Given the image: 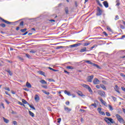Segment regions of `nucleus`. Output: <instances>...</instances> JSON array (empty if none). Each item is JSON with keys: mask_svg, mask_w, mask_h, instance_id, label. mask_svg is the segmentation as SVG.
I'll use <instances>...</instances> for the list:
<instances>
[{"mask_svg": "<svg viewBox=\"0 0 125 125\" xmlns=\"http://www.w3.org/2000/svg\"><path fill=\"white\" fill-rule=\"evenodd\" d=\"M66 69H70L71 70H73V69H74V67H73L72 66H66Z\"/></svg>", "mask_w": 125, "mask_h": 125, "instance_id": "37", "label": "nucleus"}, {"mask_svg": "<svg viewBox=\"0 0 125 125\" xmlns=\"http://www.w3.org/2000/svg\"><path fill=\"white\" fill-rule=\"evenodd\" d=\"M93 83L94 84H99V83H100V81L97 78H95V79H94Z\"/></svg>", "mask_w": 125, "mask_h": 125, "instance_id": "8", "label": "nucleus"}, {"mask_svg": "<svg viewBox=\"0 0 125 125\" xmlns=\"http://www.w3.org/2000/svg\"><path fill=\"white\" fill-rule=\"evenodd\" d=\"M13 125H17V122H16V121H13Z\"/></svg>", "mask_w": 125, "mask_h": 125, "instance_id": "60", "label": "nucleus"}, {"mask_svg": "<svg viewBox=\"0 0 125 125\" xmlns=\"http://www.w3.org/2000/svg\"><path fill=\"white\" fill-rule=\"evenodd\" d=\"M0 27H2V28H5V27H6V25H5L4 23L0 24Z\"/></svg>", "mask_w": 125, "mask_h": 125, "instance_id": "34", "label": "nucleus"}, {"mask_svg": "<svg viewBox=\"0 0 125 125\" xmlns=\"http://www.w3.org/2000/svg\"><path fill=\"white\" fill-rule=\"evenodd\" d=\"M99 99L100 101L101 102V103H102V104H104V106L107 107V103H106L103 100V99H101V98H99Z\"/></svg>", "mask_w": 125, "mask_h": 125, "instance_id": "9", "label": "nucleus"}, {"mask_svg": "<svg viewBox=\"0 0 125 125\" xmlns=\"http://www.w3.org/2000/svg\"><path fill=\"white\" fill-rule=\"evenodd\" d=\"M105 115L107 116V117H111V114H110L109 112H106L105 113Z\"/></svg>", "mask_w": 125, "mask_h": 125, "instance_id": "42", "label": "nucleus"}, {"mask_svg": "<svg viewBox=\"0 0 125 125\" xmlns=\"http://www.w3.org/2000/svg\"><path fill=\"white\" fill-rule=\"evenodd\" d=\"M6 72H7V73H9V74L10 75V76H12V72H11V71H10V70H6Z\"/></svg>", "mask_w": 125, "mask_h": 125, "instance_id": "40", "label": "nucleus"}, {"mask_svg": "<svg viewBox=\"0 0 125 125\" xmlns=\"http://www.w3.org/2000/svg\"><path fill=\"white\" fill-rule=\"evenodd\" d=\"M101 87L104 89V90H106V87H105V85L103 84H101Z\"/></svg>", "mask_w": 125, "mask_h": 125, "instance_id": "32", "label": "nucleus"}, {"mask_svg": "<svg viewBox=\"0 0 125 125\" xmlns=\"http://www.w3.org/2000/svg\"><path fill=\"white\" fill-rule=\"evenodd\" d=\"M28 105L29 106L30 108H31V109H33V110H36V108H35V106L30 104H29Z\"/></svg>", "mask_w": 125, "mask_h": 125, "instance_id": "33", "label": "nucleus"}, {"mask_svg": "<svg viewBox=\"0 0 125 125\" xmlns=\"http://www.w3.org/2000/svg\"><path fill=\"white\" fill-rule=\"evenodd\" d=\"M89 44H90V43H88V42H85V43H84V45L85 46H86L87 45H89Z\"/></svg>", "mask_w": 125, "mask_h": 125, "instance_id": "45", "label": "nucleus"}, {"mask_svg": "<svg viewBox=\"0 0 125 125\" xmlns=\"http://www.w3.org/2000/svg\"><path fill=\"white\" fill-rule=\"evenodd\" d=\"M121 89H122V90L123 91H124V92H125V87H122Z\"/></svg>", "mask_w": 125, "mask_h": 125, "instance_id": "64", "label": "nucleus"}, {"mask_svg": "<svg viewBox=\"0 0 125 125\" xmlns=\"http://www.w3.org/2000/svg\"><path fill=\"white\" fill-rule=\"evenodd\" d=\"M104 6L106 8H108V7H109V4L108 3V1H104L103 2Z\"/></svg>", "mask_w": 125, "mask_h": 125, "instance_id": "11", "label": "nucleus"}, {"mask_svg": "<svg viewBox=\"0 0 125 125\" xmlns=\"http://www.w3.org/2000/svg\"><path fill=\"white\" fill-rule=\"evenodd\" d=\"M119 16L116 15L115 16V20H119Z\"/></svg>", "mask_w": 125, "mask_h": 125, "instance_id": "50", "label": "nucleus"}, {"mask_svg": "<svg viewBox=\"0 0 125 125\" xmlns=\"http://www.w3.org/2000/svg\"><path fill=\"white\" fill-rule=\"evenodd\" d=\"M26 86L28 87V88H32V85L29 82H27L26 84Z\"/></svg>", "mask_w": 125, "mask_h": 125, "instance_id": "18", "label": "nucleus"}, {"mask_svg": "<svg viewBox=\"0 0 125 125\" xmlns=\"http://www.w3.org/2000/svg\"><path fill=\"white\" fill-rule=\"evenodd\" d=\"M39 74H40V75H42V76H44V77H45L44 72L43 71H38Z\"/></svg>", "mask_w": 125, "mask_h": 125, "instance_id": "21", "label": "nucleus"}, {"mask_svg": "<svg viewBox=\"0 0 125 125\" xmlns=\"http://www.w3.org/2000/svg\"><path fill=\"white\" fill-rule=\"evenodd\" d=\"M29 113L31 117H35V114H34V113L32 112L31 111H29Z\"/></svg>", "mask_w": 125, "mask_h": 125, "instance_id": "30", "label": "nucleus"}, {"mask_svg": "<svg viewBox=\"0 0 125 125\" xmlns=\"http://www.w3.org/2000/svg\"><path fill=\"white\" fill-rule=\"evenodd\" d=\"M106 29L108 31H109V32H111L112 31V29H111V28L110 27V26H107L106 27Z\"/></svg>", "mask_w": 125, "mask_h": 125, "instance_id": "41", "label": "nucleus"}, {"mask_svg": "<svg viewBox=\"0 0 125 125\" xmlns=\"http://www.w3.org/2000/svg\"><path fill=\"white\" fill-rule=\"evenodd\" d=\"M120 75L121 76V77H123V78H125V75H124V74L121 73V74H120Z\"/></svg>", "mask_w": 125, "mask_h": 125, "instance_id": "62", "label": "nucleus"}, {"mask_svg": "<svg viewBox=\"0 0 125 125\" xmlns=\"http://www.w3.org/2000/svg\"><path fill=\"white\" fill-rule=\"evenodd\" d=\"M111 98H112L113 101H114V102H116V100H117V98H116V97L114 96H111Z\"/></svg>", "mask_w": 125, "mask_h": 125, "instance_id": "44", "label": "nucleus"}, {"mask_svg": "<svg viewBox=\"0 0 125 125\" xmlns=\"http://www.w3.org/2000/svg\"><path fill=\"white\" fill-rule=\"evenodd\" d=\"M47 98L48 99H52V95L47 96Z\"/></svg>", "mask_w": 125, "mask_h": 125, "instance_id": "46", "label": "nucleus"}, {"mask_svg": "<svg viewBox=\"0 0 125 125\" xmlns=\"http://www.w3.org/2000/svg\"><path fill=\"white\" fill-rule=\"evenodd\" d=\"M102 110V109L101 108V107H98L97 109V111H98L99 113L101 112Z\"/></svg>", "mask_w": 125, "mask_h": 125, "instance_id": "43", "label": "nucleus"}, {"mask_svg": "<svg viewBox=\"0 0 125 125\" xmlns=\"http://www.w3.org/2000/svg\"><path fill=\"white\" fill-rule=\"evenodd\" d=\"M116 6H119L120 5L121 3H120V0H116Z\"/></svg>", "mask_w": 125, "mask_h": 125, "instance_id": "27", "label": "nucleus"}, {"mask_svg": "<svg viewBox=\"0 0 125 125\" xmlns=\"http://www.w3.org/2000/svg\"><path fill=\"white\" fill-rule=\"evenodd\" d=\"M57 120H58L57 123H60L61 122V118H58V119H57Z\"/></svg>", "mask_w": 125, "mask_h": 125, "instance_id": "57", "label": "nucleus"}, {"mask_svg": "<svg viewBox=\"0 0 125 125\" xmlns=\"http://www.w3.org/2000/svg\"><path fill=\"white\" fill-rule=\"evenodd\" d=\"M125 35H123L122 38H119V40H123V39H125Z\"/></svg>", "mask_w": 125, "mask_h": 125, "instance_id": "58", "label": "nucleus"}, {"mask_svg": "<svg viewBox=\"0 0 125 125\" xmlns=\"http://www.w3.org/2000/svg\"><path fill=\"white\" fill-rule=\"evenodd\" d=\"M25 56H26V57H27V58H29V59H31V56H30V55H29L28 54H26Z\"/></svg>", "mask_w": 125, "mask_h": 125, "instance_id": "39", "label": "nucleus"}, {"mask_svg": "<svg viewBox=\"0 0 125 125\" xmlns=\"http://www.w3.org/2000/svg\"><path fill=\"white\" fill-rule=\"evenodd\" d=\"M35 100L36 101V102H38L40 100V97H39V95H36L35 97Z\"/></svg>", "mask_w": 125, "mask_h": 125, "instance_id": "16", "label": "nucleus"}, {"mask_svg": "<svg viewBox=\"0 0 125 125\" xmlns=\"http://www.w3.org/2000/svg\"><path fill=\"white\" fill-rule=\"evenodd\" d=\"M108 108L110 111H113V110H114L113 106H112L111 105H108Z\"/></svg>", "mask_w": 125, "mask_h": 125, "instance_id": "35", "label": "nucleus"}, {"mask_svg": "<svg viewBox=\"0 0 125 125\" xmlns=\"http://www.w3.org/2000/svg\"><path fill=\"white\" fill-rule=\"evenodd\" d=\"M103 34L104 35V36H105L106 37H107V36H108V34H107V33H106V32H105V31L103 32Z\"/></svg>", "mask_w": 125, "mask_h": 125, "instance_id": "54", "label": "nucleus"}, {"mask_svg": "<svg viewBox=\"0 0 125 125\" xmlns=\"http://www.w3.org/2000/svg\"><path fill=\"white\" fill-rule=\"evenodd\" d=\"M96 1L101 7H103V5H102V4H101V3H100V1H99V0H96Z\"/></svg>", "mask_w": 125, "mask_h": 125, "instance_id": "20", "label": "nucleus"}, {"mask_svg": "<svg viewBox=\"0 0 125 125\" xmlns=\"http://www.w3.org/2000/svg\"><path fill=\"white\" fill-rule=\"evenodd\" d=\"M19 27H21V28H24V21H21L20 24H19Z\"/></svg>", "mask_w": 125, "mask_h": 125, "instance_id": "17", "label": "nucleus"}, {"mask_svg": "<svg viewBox=\"0 0 125 125\" xmlns=\"http://www.w3.org/2000/svg\"><path fill=\"white\" fill-rule=\"evenodd\" d=\"M3 120L6 124H8L9 123V120L7 119L6 118L3 117Z\"/></svg>", "mask_w": 125, "mask_h": 125, "instance_id": "19", "label": "nucleus"}, {"mask_svg": "<svg viewBox=\"0 0 125 125\" xmlns=\"http://www.w3.org/2000/svg\"><path fill=\"white\" fill-rule=\"evenodd\" d=\"M28 34V31L25 32L24 33L22 34V36H26Z\"/></svg>", "mask_w": 125, "mask_h": 125, "instance_id": "59", "label": "nucleus"}, {"mask_svg": "<svg viewBox=\"0 0 125 125\" xmlns=\"http://www.w3.org/2000/svg\"><path fill=\"white\" fill-rule=\"evenodd\" d=\"M77 94L79 95V96H81V97H85V95H83V92H82L81 91H78L77 92Z\"/></svg>", "mask_w": 125, "mask_h": 125, "instance_id": "10", "label": "nucleus"}, {"mask_svg": "<svg viewBox=\"0 0 125 125\" xmlns=\"http://www.w3.org/2000/svg\"><path fill=\"white\" fill-rule=\"evenodd\" d=\"M120 28H121V29H125V26H124V25H122V24H120Z\"/></svg>", "mask_w": 125, "mask_h": 125, "instance_id": "55", "label": "nucleus"}, {"mask_svg": "<svg viewBox=\"0 0 125 125\" xmlns=\"http://www.w3.org/2000/svg\"><path fill=\"white\" fill-rule=\"evenodd\" d=\"M99 114L102 115L103 116H105V113H104L103 111H101Z\"/></svg>", "mask_w": 125, "mask_h": 125, "instance_id": "47", "label": "nucleus"}, {"mask_svg": "<svg viewBox=\"0 0 125 125\" xmlns=\"http://www.w3.org/2000/svg\"><path fill=\"white\" fill-rule=\"evenodd\" d=\"M42 92L44 93V94H46V95H49L50 93L49 92H47L46 91L44 90H42Z\"/></svg>", "mask_w": 125, "mask_h": 125, "instance_id": "26", "label": "nucleus"}, {"mask_svg": "<svg viewBox=\"0 0 125 125\" xmlns=\"http://www.w3.org/2000/svg\"><path fill=\"white\" fill-rule=\"evenodd\" d=\"M30 53H36V52H37V51L34 50H32L30 51Z\"/></svg>", "mask_w": 125, "mask_h": 125, "instance_id": "49", "label": "nucleus"}, {"mask_svg": "<svg viewBox=\"0 0 125 125\" xmlns=\"http://www.w3.org/2000/svg\"><path fill=\"white\" fill-rule=\"evenodd\" d=\"M104 121H105V123L107 124L108 125H111L112 124H116V122H115V121L112 118H109L108 117H105L104 119Z\"/></svg>", "mask_w": 125, "mask_h": 125, "instance_id": "1", "label": "nucleus"}, {"mask_svg": "<svg viewBox=\"0 0 125 125\" xmlns=\"http://www.w3.org/2000/svg\"><path fill=\"white\" fill-rule=\"evenodd\" d=\"M80 112H82V113H84V112H85V110L80 109Z\"/></svg>", "mask_w": 125, "mask_h": 125, "instance_id": "51", "label": "nucleus"}, {"mask_svg": "<svg viewBox=\"0 0 125 125\" xmlns=\"http://www.w3.org/2000/svg\"><path fill=\"white\" fill-rule=\"evenodd\" d=\"M91 106H94V107H95V108H96L97 107V104H91Z\"/></svg>", "mask_w": 125, "mask_h": 125, "instance_id": "48", "label": "nucleus"}, {"mask_svg": "<svg viewBox=\"0 0 125 125\" xmlns=\"http://www.w3.org/2000/svg\"><path fill=\"white\" fill-rule=\"evenodd\" d=\"M85 62L86 63H87V64H89L90 65H92V66H94V67H96V68H98V69H100V66L98 65L93 63L92 62H90V61H85Z\"/></svg>", "mask_w": 125, "mask_h": 125, "instance_id": "3", "label": "nucleus"}, {"mask_svg": "<svg viewBox=\"0 0 125 125\" xmlns=\"http://www.w3.org/2000/svg\"><path fill=\"white\" fill-rule=\"evenodd\" d=\"M65 47L66 48H68V46L65 47V46H58V47H57L56 49H60V48H65Z\"/></svg>", "mask_w": 125, "mask_h": 125, "instance_id": "28", "label": "nucleus"}, {"mask_svg": "<svg viewBox=\"0 0 125 125\" xmlns=\"http://www.w3.org/2000/svg\"><path fill=\"white\" fill-rule=\"evenodd\" d=\"M18 59H19V60H20V61H24V59H23V58H22L20 56H18Z\"/></svg>", "mask_w": 125, "mask_h": 125, "instance_id": "36", "label": "nucleus"}, {"mask_svg": "<svg viewBox=\"0 0 125 125\" xmlns=\"http://www.w3.org/2000/svg\"><path fill=\"white\" fill-rule=\"evenodd\" d=\"M64 73H65L66 74H67V75H70V72L67 71L66 70H64Z\"/></svg>", "mask_w": 125, "mask_h": 125, "instance_id": "56", "label": "nucleus"}, {"mask_svg": "<svg viewBox=\"0 0 125 125\" xmlns=\"http://www.w3.org/2000/svg\"><path fill=\"white\" fill-rule=\"evenodd\" d=\"M98 94L101 95V96H102L103 97H104V96H105V92H104V91H99L98 92Z\"/></svg>", "mask_w": 125, "mask_h": 125, "instance_id": "13", "label": "nucleus"}, {"mask_svg": "<svg viewBox=\"0 0 125 125\" xmlns=\"http://www.w3.org/2000/svg\"><path fill=\"white\" fill-rule=\"evenodd\" d=\"M115 117L117 119V120L118 121V122H119V123H120V124H125V120H124V119H123V118H122L121 116H120L119 114H116Z\"/></svg>", "mask_w": 125, "mask_h": 125, "instance_id": "2", "label": "nucleus"}, {"mask_svg": "<svg viewBox=\"0 0 125 125\" xmlns=\"http://www.w3.org/2000/svg\"><path fill=\"white\" fill-rule=\"evenodd\" d=\"M26 31H27V28H24L23 29L21 30V33H25V32H26Z\"/></svg>", "mask_w": 125, "mask_h": 125, "instance_id": "38", "label": "nucleus"}, {"mask_svg": "<svg viewBox=\"0 0 125 125\" xmlns=\"http://www.w3.org/2000/svg\"><path fill=\"white\" fill-rule=\"evenodd\" d=\"M64 111L67 112H71V111H72V109L66 107V106H64Z\"/></svg>", "mask_w": 125, "mask_h": 125, "instance_id": "15", "label": "nucleus"}, {"mask_svg": "<svg viewBox=\"0 0 125 125\" xmlns=\"http://www.w3.org/2000/svg\"><path fill=\"white\" fill-rule=\"evenodd\" d=\"M4 89L7 91H10V89H9V87H6L4 88Z\"/></svg>", "mask_w": 125, "mask_h": 125, "instance_id": "52", "label": "nucleus"}, {"mask_svg": "<svg viewBox=\"0 0 125 125\" xmlns=\"http://www.w3.org/2000/svg\"><path fill=\"white\" fill-rule=\"evenodd\" d=\"M5 102H6V103H7V104H10V102H9L8 101H7V100H5Z\"/></svg>", "mask_w": 125, "mask_h": 125, "instance_id": "61", "label": "nucleus"}, {"mask_svg": "<svg viewBox=\"0 0 125 125\" xmlns=\"http://www.w3.org/2000/svg\"><path fill=\"white\" fill-rule=\"evenodd\" d=\"M80 45H81V43H78L70 45H69V47H77V46H80Z\"/></svg>", "mask_w": 125, "mask_h": 125, "instance_id": "14", "label": "nucleus"}, {"mask_svg": "<svg viewBox=\"0 0 125 125\" xmlns=\"http://www.w3.org/2000/svg\"><path fill=\"white\" fill-rule=\"evenodd\" d=\"M0 20L2 21V22H3V23H5V24H8V25H9L10 24H12V22L8 21H6L3 19H2L1 17H0Z\"/></svg>", "mask_w": 125, "mask_h": 125, "instance_id": "7", "label": "nucleus"}, {"mask_svg": "<svg viewBox=\"0 0 125 125\" xmlns=\"http://www.w3.org/2000/svg\"><path fill=\"white\" fill-rule=\"evenodd\" d=\"M86 51V47H84L80 50V52H85Z\"/></svg>", "mask_w": 125, "mask_h": 125, "instance_id": "23", "label": "nucleus"}, {"mask_svg": "<svg viewBox=\"0 0 125 125\" xmlns=\"http://www.w3.org/2000/svg\"><path fill=\"white\" fill-rule=\"evenodd\" d=\"M22 102L23 104H27V105H29V103H28L27 101L24 100V99H22Z\"/></svg>", "mask_w": 125, "mask_h": 125, "instance_id": "25", "label": "nucleus"}, {"mask_svg": "<svg viewBox=\"0 0 125 125\" xmlns=\"http://www.w3.org/2000/svg\"><path fill=\"white\" fill-rule=\"evenodd\" d=\"M65 94H66L67 95H68V96H71V93L69 91H67V90L64 91Z\"/></svg>", "mask_w": 125, "mask_h": 125, "instance_id": "22", "label": "nucleus"}, {"mask_svg": "<svg viewBox=\"0 0 125 125\" xmlns=\"http://www.w3.org/2000/svg\"><path fill=\"white\" fill-rule=\"evenodd\" d=\"M103 12V11H102V10H101V9H100V7H97V13H96L97 16H100L102 15Z\"/></svg>", "mask_w": 125, "mask_h": 125, "instance_id": "4", "label": "nucleus"}, {"mask_svg": "<svg viewBox=\"0 0 125 125\" xmlns=\"http://www.w3.org/2000/svg\"><path fill=\"white\" fill-rule=\"evenodd\" d=\"M93 78H94V75H91L88 76L87 78V82H88V83H92Z\"/></svg>", "mask_w": 125, "mask_h": 125, "instance_id": "6", "label": "nucleus"}, {"mask_svg": "<svg viewBox=\"0 0 125 125\" xmlns=\"http://www.w3.org/2000/svg\"><path fill=\"white\" fill-rule=\"evenodd\" d=\"M83 87H85V88H86V89H88L89 92H90L91 93H92V92H93L92 91V90L91 89V88L90 87L89 85L85 84H83Z\"/></svg>", "mask_w": 125, "mask_h": 125, "instance_id": "5", "label": "nucleus"}, {"mask_svg": "<svg viewBox=\"0 0 125 125\" xmlns=\"http://www.w3.org/2000/svg\"><path fill=\"white\" fill-rule=\"evenodd\" d=\"M42 86L43 87V88H47V86L46 85H42Z\"/></svg>", "mask_w": 125, "mask_h": 125, "instance_id": "63", "label": "nucleus"}, {"mask_svg": "<svg viewBox=\"0 0 125 125\" xmlns=\"http://www.w3.org/2000/svg\"><path fill=\"white\" fill-rule=\"evenodd\" d=\"M66 14H69V9L68 7H65L64 9Z\"/></svg>", "mask_w": 125, "mask_h": 125, "instance_id": "29", "label": "nucleus"}, {"mask_svg": "<svg viewBox=\"0 0 125 125\" xmlns=\"http://www.w3.org/2000/svg\"><path fill=\"white\" fill-rule=\"evenodd\" d=\"M95 47H97V44H94L93 46L91 47L90 48V50H91L93 49V48H95Z\"/></svg>", "mask_w": 125, "mask_h": 125, "instance_id": "31", "label": "nucleus"}, {"mask_svg": "<svg viewBox=\"0 0 125 125\" xmlns=\"http://www.w3.org/2000/svg\"><path fill=\"white\" fill-rule=\"evenodd\" d=\"M40 83H42V84H46V83H46V82L43 80H41Z\"/></svg>", "mask_w": 125, "mask_h": 125, "instance_id": "24", "label": "nucleus"}, {"mask_svg": "<svg viewBox=\"0 0 125 125\" xmlns=\"http://www.w3.org/2000/svg\"><path fill=\"white\" fill-rule=\"evenodd\" d=\"M114 89L116 92H118L119 94H121V92H120V88L117 85H115V87L114 88Z\"/></svg>", "mask_w": 125, "mask_h": 125, "instance_id": "12", "label": "nucleus"}, {"mask_svg": "<svg viewBox=\"0 0 125 125\" xmlns=\"http://www.w3.org/2000/svg\"><path fill=\"white\" fill-rule=\"evenodd\" d=\"M101 39H102V38H101V37H97V38H93L94 40H95V39H96V40H101Z\"/></svg>", "mask_w": 125, "mask_h": 125, "instance_id": "53", "label": "nucleus"}]
</instances>
